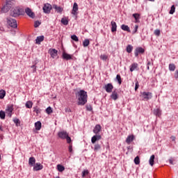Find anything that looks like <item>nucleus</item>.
<instances>
[{"label":"nucleus","mask_w":178,"mask_h":178,"mask_svg":"<svg viewBox=\"0 0 178 178\" xmlns=\"http://www.w3.org/2000/svg\"><path fill=\"white\" fill-rule=\"evenodd\" d=\"M25 106L26 108H28V109H31V108H33V102L31 101L26 102Z\"/></svg>","instance_id":"29"},{"label":"nucleus","mask_w":178,"mask_h":178,"mask_svg":"<svg viewBox=\"0 0 178 178\" xmlns=\"http://www.w3.org/2000/svg\"><path fill=\"white\" fill-rule=\"evenodd\" d=\"M50 55L51 58H55L58 55V51L55 49H53L50 51Z\"/></svg>","instance_id":"24"},{"label":"nucleus","mask_w":178,"mask_h":178,"mask_svg":"<svg viewBox=\"0 0 178 178\" xmlns=\"http://www.w3.org/2000/svg\"><path fill=\"white\" fill-rule=\"evenodd\" d=\"M44 166L41 165L40 163H36L35 165L33 166V170H42L43 169Z\"/></svg>","instance_id":"14"},{"label":"nucleus","mask_w":178,"mask_h":178,"mask_svg":"<svg viewBox=\"0 0 178 178\" xmlns=\"http://www.w3.org/2000/svg\"><path fill=\"white\" fill-rule=\"evenodd\" d=\"M111 99H113L114 101H116L118 98H119V96L118 95V92L116 90H114L112 94L111 95Z\"/></svg>","instance_id":"16"},{"label":"nucleus","mask_w":178,"mask_h":178,"mask_svg":"<svg viewBox=\"0 0 178 178\" xmlns=\"http://www.w3.org/2000/svg\"><path fill=\"white\" fill-rule=\"evenodd\" d=\"M175 10H176V8L175 7V6H172L169 12L170 15H173V13H175Z\"/></svg>","instance_id":"43"},{"label":"nucleus","mask_w":178,"mask_h":178,"mask_svg":"<svg viewBox=\"0 0 178 178\" xmlns=\"http://www.w3.org/2000/svg\"><path fill=\"white\" fill-rule=\"evenodd\" d=\"M61 23L64 24V26H67L69 24V21L67 19L63 17L61 19Z\"/></svg>","instance_id":"34"},{"label":"nucleus","mask_w":178,"mask_h":178,"mask_svg":"<svg viewBox=\"0 0 178 178\" xmlns=\"http://www.w3.org/2000/svg\"><path fill=\"white\" fill-rule=\"evenodd\" d=\"M76 98L78 99V105H86L87 104V99L88 95L87 92L84 90H81L75 93Z\"/></svg>","instance_id":"1"},{"label":"nucleus","mask_w":178,"mask_h":178,"mask_svg":"<svg viewBox=\"0 0 178 178\" xmlns=\"http://www.w3.org/2000/svg\"><path fill=\"white\" fill-rule=\"evenodd\" d=\"M118 29V25L116 24V22L114 21L111 22V31L112 33H115Z\"/></svg>","instance_id":"18"},{"label":"nucleus","mask_w":178,"mask_h":178,"mask_svg":"<svg viewBox=\"0 0 178 178\" xmlns=\"http://www.w3.org/2000/svg\"><path fill=\"white\" fill-rule=\"evenodd\" d=\"M154 114L156 115V116H161V115H162V112L161 111V110L159 108H157V109H155L154 111Z\"/></svg>","instance_id":"30"},{"label":"nucleus","mask_w":178,"mask_h":178,"mask_svg":"<svg viewBox=\"0 0 178 178\" xmlns=\"http://www.w3.org/2000/svg\"><path fill=\"white\" fill-rule=\"evenodd\" d=\"M6 95V92L3 90H0V99H3Z\"/></svg>","instance_id":"33"},{"label":"nucleus","mask_w":178,"mask_h":178,"mask_svg":"<svg viewBox=\"0 0 178 178\" xmlns=\"http://www.w3.org/2000/svg\"><path fill=\"white\" fill-rule=\"evenodd\" d=\"M46 112L48 115H50V113H52L53 112L52 108H51V106L47 107L46 109Z\"/></svg>","instance_id":"44"},{"label":"nucleus","mask_w":178,"mask_h":178,"mask_svg":"<svg viewBox=\"0 0 178 178\" xmlns=\"http://www.w3.org/2000/svg\"><path fill=\"white\" fill-rule=\"evenodd\" d=\"M115 79L118 81V84H122V77L120 76V74H117Z\"/></svg>","instance_id":"40"},{"label":"nucleus","mask_w":178,"mask_h":178,"mask_svg":"<svg viewBox=\"0 0 178 178\" xmlns=\"http://www.w3.org/2000/svg\"><path fill=\"white\" fill-rule=\"evenodd\" d=\"M53 8L56 10L57 13H62V12H63V8L60 6H58L57 5H54Z\"/></svg>","instance_id":"17"},{"label":"nucleus","mask_w":178,"mask_h":178,"mask_svg":"<svg viewBox=\"0 0 178 178\" xmlns=\"http://www.w3.org/2000/svg\"><path fill=\"white\" fill-rule=\"evenodd\" d=\"M72 15L77 16L79 15V5L77 3H74L73 8L72 10Z\"/></svg>","instance_id":"7"},{"label":"nucleus","mask_w":178,"mask_h":178,"mask_svg":"<svg viewBox=\"0 0 178 178\" xmlns=\"http://www.w3.org/2000/svg\"><path fill=\"white\" fill-rule=\"evenodd\" d=\"M102 127L99 124H96L95 128L93 129V133L95 134H98L99 131H101Z\"/></svg>","instance_id":"15"},{"label":"nucleus","mask_w":178,"mask_h":178,"mask_svg":"<svg viewBox=\"0 0 178 178\" xmlns=\"http://www.w3.org/2000/svg\"><path fill=\"white\" fill-rule=\"evenodd\" d=\"M154 33L155 35H157L158 37H159V35H161V31L159 29H156Z\"/></svg>","instance_id":"46"},{"label":"nucleus","mask_w":178,"mask_h":178,"mask_svg":"<svg viewBox=\"0 0 178 178\" xmlns=\"http://www.w3.org/2000/svg\"><path fill=\"white\" fill-rule=\"evenodd\" d=\"M88 45H90V40L88 39H86L83 42V46L84 47H88Z\"/></svg>","instance_id":"36"},{"label":"nucleus","mask_w":178,"mask_h":178,"mask_svg":"<svg viewBox=\"0 0 178 178\" xmlns=\"http://www.w3.org/2000/svg\"><path fill=\"white\" fill-rule=\"evenodd\" d=\"M134 163H135V165H140V157H138V156H137L134 159Z\"/></svg>","instance_id":"42"},{"label":"nucleus","mask_w":178,"mask_h":178,"mask_svg":"<svg viewBox=\"0 0 178 178\" xmlns=\"http://www.w3.org/2000/svg\"><path fill=\"white\" fill-rule=\"evenodd\" d=\"M137 30H138V25L135 26V29H134V33H137Z\"/></svg>","instance_id":"58"},{"label":"nucleus","mask_w":178,"mask_h":178,"mask_svg":"<svg viewBox=\"0 0 178 178\" xmlns=\"http://www.w3.org/2000/svg\"><path fill=\"white\" fill-rule=\"evenodd\" d=\"M6 3L9 6V8H12V6L16 4V0H6Z\"/></svg>","instance_id":"21"},{"label":"nucleus","mask_w":178,"mask_h":178,"mask_svg":"<svg viewBox=\"0 0 178 178\" xmlns=\"http://www.w3.org/2000/svg\"><path fill=\"white\" fill-rule=\"evenodd\" d=\"M155 160V155L152 154L149 160L150 166H154V161Z\"/></svg>","instance_id":"28"},{"label":"nucleus","mask_w":178,"mask_h":178,"mask_svg":"<svg viewBox=\"0 0 178 178\" xmlns=\"http://www.w3.org/2000/svg\"><path fill=\"white\" fill-rule=\"evenodd\" d=\"M25 13H26V15L29 16V17H31V19H34V17H35V15L29 8L25 9Z\"/></svg>","instance_id":"10"},{"label":"nucleus","mask_w":178,"mask_h":178,"mask_svg":"<svg viewBox=\"0 0 178 178\" xmlns=\"http://www.w3.org/2000/svg\"><path fill=\"white\" fill-rule=\"evenodd\" d=\"M57 169H58V172H63V170H65V166H63L60 164H58V165H57Z\"/></svg>","instance_id":"35"},{"label":"nucleus","mask_w":178,"mask_h":178,"mask_svg":"<svg viewBox=\"0 0 178 178\" xmlns=\"http://www.w3.org/2000/svg\"><path fill=\"white\" fill-rule=\"evenodd\" d=\"M151 65V61L147 62V66H149Z\"/></svg>","instance_id":"61"},{"label":"nucleus","mask_w":178,"mask_h":178,"mask_svg":"<svg viewBox=\"0 0 178 178\" xmlns=\"http://www.w3.org/2000/svg\"><path fill=\"white\" fill-rule=\"evenodd\" d=\"M138 87H140V84L138 83V81H136L135 83V91H137V90H138Z\"/></svg>","instance_id":"49"},{"label":"nucleus","mask_w":178,"mask_h":178,"mask_svg":"<svg viewBox=\"0 0 178 178\" xmlns=\"http://www.w3.org/2000/svg\"><path fill=\"white\" fill-rule=\"evenodd\" d=\"M3 129H2V125L0 124V131H3Z\"/></svg>","instance_id":"60"},{"label":"nucleus","mask_w":178,"mask_h":178,"mask_svg":"<svg viewBox=\"0 0 178 178\" xmlns=\"http://www.w3.org/2000/svg\"><path fill=\"white\" fill-rule=\"evenodd\" d=\"M169 162H170V165H175V163H173V162H175V159H170Z\"/></svg>","instance_id":"55"},{"label":"nucleus","mask_w":178,"mask_h":178,"mask_svg":"<svg viewBox=\"0 0 178 178\" xmlns=\"http://www.w3.org/2000/svg\"><path fill=\"white\" fill-rule=\"evenodd\" d=\"M14 123H15V124H17V123H20V120L17 118H15L13 120Z\"/></svg>","instance_id":"52"},{"label":"nucleus","mask_w":178,"mask_h":178,"mask_svg":"<svg viewBox=\"0 0 178 178\" xmlns=\"http://www.w3.org/2000/svg\"><path fill=\"white\" fill-rule=\"evenodd\" d=\"M22 15H24V11L19 7L13 8L10 10V16L17 17Z\"/></svg>","instance_id":"2"},{"label":"nucleus","mask_w":178,"mask_h":178,"mask_svg":"<svg viewBox=\"0 0 178 178\" xmlns=\"http://www.w3.org/2000/svg\"><path fill=\"white\" fill-rule=\"evenodd\" d=\"M141 96L145 101H148V99H151V98H152V93L150 92H141Z\"/></svg>","instance_id":"6"},{"label":"nucleus","mask_w":178,"mask_h":178,"mask_svg":"<svg viewBox=\"0 0 178 178\" xmlns=\"http://www.w3.org/2000/svg\"><path fill=\"white\" fill-rule=\"evenodd\" d=\"M138 68V64L137 63H134L131 65L130 72H134V70H136Z\"/></svg>","instance_id":"20"},{"label":"nucleus","mask_w":178,"mask_h":178,"mask_svg":"<svg viewBox=\"0 0 178 178\" xmlns=\"http://www.w3.org/2000/svg\"><path fill=\"white\" fill-rule=\"evenodd\" d=\"M134 140V135L128 136L126 139L127 144H130Z\"/></svg>","instance_id":"22"},{"label":"nucleus","mask_w":178,"mask_h":178,"mask_svg":"<svg viewBox=\"0 0 178 178\" xmlns=\"http://www.w3.org/2000/svg\"><path fill=\"white\" fill-rule=\"evenodd\" d=\"M10 10V7H9L8 5H7V3H6V5H4L1 10V13H8L9 10Z\"/></svg>","instance_id":"13"},{"label":"nucleus","mask_w":178,"mask_h":178,"mask_svg":"<svg viewBox=\"0 0 178 178\" xmlns=\"http://www.w3.org/2000/svg\"><path fill=\"white\" fill-rule=\"evenodd\" d=\"M6 115L5 114V111H0V118L3 120L5 119Z\"/></svg>","instance_id":"39"},{"label":"nucleus","mask_w":178,"mask_h":178,"mask_svg":"<svg viewBox=\"0 0 178 178\" xmlns=\"http://www.w3.org/2000/svg\"><path fill=\"white\" fill-rule=\"evenodd\" d=\"M63 59H66V60H70V59H72V56L70 54H68L67 53H63Z\"/></svg>","instance_id":"25"},{"label":"nucleus","mask_w":178,"mask_h":178,"mask_svg":"<svg viewBox=\"0 0 178 178\" xmlns=\"http://www.w3.org/2000/svg\"><path fill=\"white\" fill-rule=\"evenodd\" d=\"M104 89L108 93H111L113 90V85L112 83H107L104 86Z\"/></svg>","instance_id":"9"},{"label":"nucleus","mask_w":178,"mask_h":178,"mask_svg":"<svg viewBox=\"0 0 178 178\" xmlns=\"http://www.w3.org/2000/svg\"><path fill=\"white\" fill-rule=\"evenodd\" d=\"M145 50L143 47H137L135 49V56L137 58L138 56V54H144Z\"/></svg>","instance_id":"12"},{"label":"nucleus","mask_w":178,"mask_h":178,"mask_svg":"<svg viewBox=\"0 0 178 178\" xmlns=\"http://www.w3.org/2000/svg\"><path fill=\"white\" fill-rule=\"evenodd\" d=\"M40 24H41V22H40L39 21H35L34 23V27L37 29V27H39Z\"/></svg>","instance_id":"48"},{"label":"nucleus","mask_w":178,"mask_h":178,"mask_svg":"<svg viewBox=\"0 0 178 178\" xmlns=\"http://www.w3.org/2000/svg\"><path fill=\"white\" fill-rule=\"evenodd\" d=\"M0 161H1V154H0Z\"/></svg>","instance_id":"64"},{"label":"nucleus","mask_w":178,"mask_h":178,"mask_svg":"<svg viewBox=\"0 0 178 178\" xmlns=\"http://www.w3.org/2000/svg\"><path fill=\"white\" fill-rule=\"evenodd\" d=\"M72 40H73V41H75L76 42H79V38L77 37V35H72L71 36Z\"/></svg>","instance_id":"41"},{"label":"nucleus","mask_w":178,"mask_h":178,"mask_svg":"<svg viewBox=\"0 0 178 178\" xmlns=\"http://www.w3.org/2000/svg\"><path fill=\"white\" fill-rule=\"evenodd\" d=\"M69 152H73V146L72 145H70L68 147Z\"/></svg>","instance_id":"51"},{"label":"nucleus","mask_w":178,"mask_h":178,"mask_svg":"<svg viewBox=\"0 0 178 178\" xmlns=\"http://www.w3.org/2000/svg\"><path fill=\"white\" fill-rule=\"evenodd\" d=\"M121 29L122 30H123L124 31H127L128 33H130V27H129V26L127 25H124V24H122L121 26Z\"/></svg>","instance_id":"27"},{"label":"nucleus","mask_w":178,"mask_h":178,"mask_svg":"<svg viewBox=\"0 0 178 178\" xmlns=\"http://www.w3.org/2000/svg\"><path fill=\"white\" fill-rule=\"evenodd\" d=\"M169 70H170V72H175V70H176V65L173 63L170 64Z\"/></svg>","instance_id":"32"},{"label":"nucleus","mask_w":178,"mask_h":178,"mask_svg":"<svg viewBox=\"0 0 178 178\" xmlns=\"http://www.w3.org/2000/svg\"><path fill=\"white\" fill-rule=\"evenodd\" d=\"M100 59H102V60H106L108 59V56L102 54L100 56Z\"/></svg>","instance_id":"45"},{"label":"nucleus","mask_w":178,"mask_h":178,"mask_svg":"<svg viewBox=\"0 0 178 178\" xmlns=\"http://www.w3.org/2000/svg\"><path fill=\"white\" fill-rule=\"evenodd\" d=\"M149 1H150L151 2H154V0H149Z\"/></svg>","instance_id":"63"},{"label":"nucleus","mask_w":178,"mask_h":178,"mask_svg":"<svg viewBox=\"0 0 178 178\" xmlns=\"http://www.w3.org/2000/svg\"><path fill=\"white\" fill-rule=\"evenodd\" d=\"M58 137L62 140L66 139L67 143L68 144H70V143H72V138L69 136V134H67V132L63 131L58 132Z\"/></svg>","instance_id":"3"},{"label":"nucleus","mask_w":178,"mask_h":178,"mask_svg":"<svg viewBox=\"0 0 178 178\" xmlns=\"http://www.w3.org/2000/svg\"><path fill=\"white\" fill-rule=\"evenodd\" d=\"M31 67L33 69V73L37 72V67L35 65H32Z\"/></svg>","instance_id":"54"},{"label":"nucleus","mask_w":178,"mask_h":178,"mask_svg":"<svg viewBox=\"0 0 178 178\" xmlns=\"http://www.w3.org/2000/svg\"><path fill=\"white\" fill-rule=\"evenodd\" d=\"M29 166H34V165H35V158L30 157L29 160Z\"/></svg>","instance_id":"23"},{"label":"nucleus","mask_w":178,"mask_h":178,"mask_svg":"<svg viewBox=\"0 0 178 178\" xmlns=\"http://www.w3.org/2000/svg\"><path fill=\"white\" fill-rule=\"evenodd\" d=\"M89 172L88 170H83L82 172V177H86V176H87V175H88Z\"/></svg>","instance_id":"47"},{"label":"nucleus","mask_w":178,"mask_h":178,"mask_svg":"<svg viewBox=\"0 0 178 178\" xmlns=\"http://www.w3.org/2000/svg\"><path fill=\"white\" fill-rule=\"evenodd\" d=\"M175 79H178V70H177L174 74Z\"/></svg>","instance_id":"53"},{"label":"nucleus","mask_w":178,"mask_h":178,"mask_svg":"<svg viewBox=\"0 0 178 178\" xmlns=\"http://www.w3.org/2000/svg\"><path fill=\"white\" fill-rule=\"evenodd\" d=\"M147 70H149V65L147 66Z\"/></svg>","instance_id":"62"},{"label":"nucleus","mask_w":178,"mask_h":178,"mask_svg":"<svg viewBox=\"0 0 178 178\" xmlns=\"http://www.w3.org/2000/svg\"><path fill=\"white\" fill-rule=\"evenodd\" d=\"M131 51H133V46H131V44H129L127 47V52H128V54H131Z\"/></svg>","instance_id":"38"},{"label":"nucleus","mask_w":178,"mask_h":178,"mask_svg":"<svg viewBox=\"0 0 178 178\" xmlns=\"http://www.w3.org/2000/svg\"><path fill=\"white\" fill-rule=\"evenodd\" d=\"M86 109L87 111L91 112V111H92V107L91 106V105H86Z\"/></svg>","instance_id":"50"},{"label":"nucleus","mask_w":178,"mask_h":178,"mask_svg":"<svg viewBox=\"0 0 178 178\" xmlns=\"http://www.w3.org/2000/svg\"><path fill=\"white\" fill-rule=\"evenodd\" d=\"M35 130H41V122L38 121L35 123Z\"/></svg>","instance_id":"31"},{"label":"nucleus","mask_w":178,"mask_h":178,"mask_svg":"<svg viewBox=\"0 0 178 178\" xmlns=\"http://www.w3.org/2000/svg\"><path fill=\"white\" fill-rule=\"evenodd\" d=\"M101 149V145L97 143L95 145L94 151L97 152V151H99Z\"/></svg>","instance_id":"37"},{"label":"nucleus","mask_w":178,"mask_h":178,"mask_svg":"<svg viewBox=\"0 0 178 178\" xmlns=\"http://www.w3.org/2000/svg\"><path fill=\"white\" fill-rule=\"evenodd\" d=\"M34 112H35V113H37V115H38V113H40V109L35 108L33 111Z\"/></svg>","instance_id":"57"},{"label":"nucleus","mask_w":178,"mask_h":178,"mask_svg":"<svg viewBox=\"0 0 178 178\" xmlns=\"http://www.w3.org/2000/svg\"><path fill=\"white\" fill-rule=\"evenodd\" d=\"M42 41H44V35L38 36L35 40V43L40 45Z\"/></svg>","instance_id":"19"},{"label":"nucleus","mask_w":178,"mask_h":178,"mask_svg":"<svg viewBox=\"0 0 178 178\" xmlns=\"http://www.w3.org/2000/svg\"><path fill=\"white\" fill-rule=\"evenodd\" d=\"M133 17H134L136 23H140V14L134 13L133 14Z\"/></svg>","instance_id":"26"},{"label":"nucleus","mask_w":178,"mask_h":178,"mask_svg":"<svg viewBox=\"0 0 178 178\" xmlns=\"http://www.w3.org/2000/svg\"><path fill=\"white\" fill-rule=\"evenodd\" d=\"M13 112V105H8L6 108V113L9 118H12V113Z\"/></svg>","instance_id":"8"},{"label":"nucleus","mask_w":178,"mask_h":178,"mask_svg":"<svg viewBox=\"0 0 178 178\" xmlns=\"http://www.w3.org/2000/svg\"><path fill=\"white\" fill-rule=\"evenodd\" d=\"M172 141H176V137L175 136H171L170 137Z\"/></svg>","instance_id":"59"},{"label":"nucleus","mask_w":178,"mask_h":178,"mask_svg":"<svg viewBox=\"0 0 178 178\" xmlns=\"http://www.w3.org/2000/svg\"><path fill=\"white\" fill-rule=\"evenodd\" d=\"M101 138H102L101 135L96 134V135L93 136L91 138L92 144H95V143H97V141H99V140H101Z\"/></svg>","instance_id":"11"},{"label":"nucleus","mask_w":178,"mask_h":178,"mask_svg":"<svg viewBox=\"0 0 178 178\" xmlns=\"http://www.w3.org/2000/svg\"><path fill=\"white\" fill-rule=\"evenodd\" d=\"M44 13L49 14L51 13V10H52V6L49 3L44 4L42 8Z\"/></svg>","instance_id":"5"},{"label":"nucleus","mask_w":178,"mask_h":178,"mask_svg":"<svg viewBox=\"0 0 178 178\" xmlns=\"http://www.w3.org/2000/svg\"><path fill=\"white\" fill-rule=\"evenodd\" d=\"M65 111L66 113H70L72 112V110L70 109V108H65Z\"/></svg>","instance_id":"56"},{"label":"nucleus","mask_w":178,"mask_h":178,"mask_svg":"<svg viewBox=\"0 0 178 178\" xmlns=\"http://www.w3.org/2000/svg\"><path fill=\"white\" fill-rule=\"evenodd\" d=\"M7 23L13 29H17V22L11 17H7Z\"/></svg>","instance_id":"4"}]
</instances>
